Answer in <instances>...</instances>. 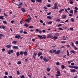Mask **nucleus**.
I'll use <instances>...</instances> for the list:
<instances>
[{
	"mask_svg": "<svg viewBox=\"0 0 78 78\" xmlns=\"http://www.w3.org/2000/svg\"><path fill=\"white\" fill-rule=\"evenodd\" d=\"M20 77L21 78H25V76L24 75H22V76H20Z\"/></svg>",
	"mask_w": 78,
	"mask_h": 78,
	"instance_id": "obj_31",
	"label": "nucleus"
},
{
	"mask_svg": "<svg viewBox=\"0 0 78 78\" xmlns=\"http://www.w3.org/2000/svg\"><path fill=\"white\" fill-rule=\"evenodd\" d=\"M34 27L33 26H30L29 27V28H33Z\"/></svg>",
	"mask_w": 78,
	"mask_h": 78,
	"instance_id": "obj_62",
	"label": "nucleus"
},
{
	"mask_svg": "<svg viewBox=\"0 0 78 78\" xmlns=\"http://www.w3.org/2000/svg\"><path fill=\"white\" fill-rule=\"evenodd\" d=\"M58 39V37L56 36H54L52 37V39Z\"/></svg>",
	"mask_w": 78,
	"mask_h": 78,
	"instance_id": "obj_14",
	"label": "nucleus"
},
{
	"mask_svg": "<svg viewBox=\"0 0 78 78\" xmlns=\"http://www.w3.org/2000/svg\"><path fill=\"white\" fill-rule=\"evenodd\" d=\"M54 5L55 6V7L52 8V9H56V8H57V5H58L57 4V3H55L54 4Z\"/></svg>",
	"mask_w": 78,
	"mask_h": 78,
	"instance_id": "obj_5",
	"label": "nucleus"
},
{
	"mask_svg": "<svg viewBox=\"0 0 78 78\" xmlns=\"http://www.w3.org/2000/svg\"><path fill=\"white\" fill-rule=\"evenodd\" d=\"M5 75H8V73L7 72H5Z\"/></svg>",
	"mask_w": 78,
	"mask_h": 78,
	"instance_id": "obj_44",
	"label": "nucleus"
},
{
	"mask_svg": "<svg viewBox=\"0 0 78 78\" xmlns=\"http://www.w3.org/2000/svg\"><path fill=\"white\" fill-rule=\"evenodd\" d=\"M45 31H45V30H42V32H43V33H45Z\"/></svg>",
	"mask_w": 78,
	"mask_h": 78,
	"instance_id": "obj_63",
	"label": "nucleus"
},
{
	"mask_svg": "<svg viewBox=\"0 0 78 78\" xmlns=\"http://www.w3.org/2000/svg\"><path fill=\"white\" fill-rule=\"evenodd\" d=\"M31 20V18H29L28 19H27L26 20H25V22H27L28 23H30V21Z\"/></svg>",
	"mask_w": 78,
	"mask_h": 78,
	"instance_id": "obj_2",
	"label": "nucleus"
},
{
	"mask_svg": "<svg viewBox=\"0 0 78 78\" xmlns=\"http://www.w3.org/2000/svg\"><path fill=\"white\" fill-rule=\"evenodd\" d=\"M2 29H4L5 28V26H1Z\"/></svg>",
	"mask_w": 78,
	"mask_h": 78,
	"instance_id": "obj_54",
	"label": "nucleus"
},
{
	"mask_svg": "<svg viewBox=\"0 0 78 78\" xmlns=\"http://www.w3.org/2000/svg\"><path fill=\"white\" fill-rule=\"evenodd\" d=\"M47 37V38H51V39H53V36L52 35H48Z\"/></svg>",
	"mask_w": 78,
	"mask_h": 78,
	"instance_id": "obj_12",
	"label": "nucleus"
},
{
	"mask_svg": "<svg viewBox=\"0 0 78 78\" xmlns=\"http://www.w3.org/2000/svg\"><path fill=\"white\" fill-rule=\"evenodd\" d=\"M70 13H71V14H73V10H71L70 12Z\"/></svg>",
	"mask_w": 78,
	"mask_h": 78,
	"instance_id": "obj_40",
	"label": "nucleus"
},
{
	"mask_svg": "<svg viewBox=\"0 0 78 78\" xmlns=\"http://www.w3.org/2000/svg\"><path fill=\"white\" fill-rule=\"evenodd\" d=\"M66 17H67L66 16V15H64L62 16V17L63 19H66Z\"/></svg>",
	"mask_w": 78,
	"mask_h": 78,
	"instance_id": "obj_27",
	"label": "nucleus"
},
{
	"mask_svg": "<svg viewBox=\"0 0 78 78\" xmlns=\"http://www.w3.org/2000/svg\"><path fill=\"white\" fill-rule=\"evenodd\" d=\"M61 67L62 68V69H65V66H64V65H62L61 66Z\"/></svg>",
	"mask_w": 78,
	"mask_h": 78,
	"instance_id": "obj_18",
	"label": "nucleus"
},
{
	"mask_svg": "<svg viewBox=\"0 0 78 78\" xmlns=\"http://www.w3.org/2000/svg\"><path fill=\"white\" fill-rule=\"evenodd\" d=\"M4 16H0V19L1 20H4Z\"/></svg>",
	"mask_w": 78,
	"mask_h": 78,
	"instance_id": "obj_15",
	"label": "nucleus"
},
{
	"mask_svg": "<svg viewBox=\"0 0 78 78\" xmlns=\"http://www.w3.org/2000/svg\"><path fill=\"white\" fill-rule=\"evenodd\" d=\"M21 63L22 62H21V61H19L17 62V64H21Z\"/></svg>",
	"mask_w": 78,
	"mask_h": 78,
	"instance_id": "obj_35",
	"label": "nucleus"
},
{
	"mask_svg": "<svg viewBox=\"0 0 78 78\" xmlns=\"http://www.w3.org/2000/svg\"><path fill=\"white\" fill-rule=\"evenodd\" d=\"M43 60L45 62H48L49 61V59H46L45 58H43Z\"/></svg>",
	"mask_w": 78,
	"mask_h": 78,
	"instance_id": "obj_7",
	"label": "nucleus"
},
{
	"mask_svg": "<svg viewBox=\"0 0 78 78\" xmlns=\"http://www.w3.org/2000/svg\"><path fill=\"white\" fill-rule=\"evenodd\" d=\"M29 77H30V78H31V76L30 75H28Z\"/></svg>",
	"mask_w": 78,
	"mask_h": 78,
	"instance_id": "obj_64",
	"label": "nucleus"
},
{
	"mask_svg": "<svg viewBox=\"0 0 78 78\" xmlns=\"http://www.w3.org/2000/svg\"><path fill=\"white\" fill-rule=\"evenodd\" d=\"M74 48L75 50H78V48H77L75 46H74Z\"/></svg>",
	"mask_w": 78,
	"mask_h": 78,
	"instance_id": "obj_53",
	"label": "nucleus"
},
{
	"mask_svg": "<svg viewBox=\"0 0 78 78\" xmlns=\"http://www.w3.org/2000/svg\"><path fill=\"white\" fill-rule=\"evenodd\" d=\"M31 2L32 3H35V0H31Z\"/></svg>",
	"mask_w": 78,
	"mask_h": 78,
	"instance_id": "obj_42",
	"label": "nucleus"
},
{
	"mask_svg": "<svg viewBox=\"0 0 78 78\" xmlns=\"http://www.w3.org/2000/svg\"><path fill=\"white\" fill-rule=\"evenodd\" d=\"M58 29H59V30H63V29L62 28H61V27H59L58 28Z\"/></svg>",
	"mask_w": 78,
	"mask_h": 78,
	"instance_id": "obj_56",
	"label": "nucleus"
},
{
	"mask_svg": "<svg viewBox=\"0 0 78 78\" xmlns=\"http://www.w3.org/2000/svg\"><path fill=\"white\" fill-rule=\"evenodd\" d=\"M12 43L13 44H17V41H15L12 42Z\"/></svg>",
	"mask_w": 78,
	"mask_h": 78,
	"instance_id": "obj_23",
	"label": "nucleus"
},
{
	"mask_svg": "<svg viewBox=\"0 0 78 78\" xmlns=\"http://www.w3.org/2000/svg\"><path fill=\"white\" fill-rule=\"evenodd\" d=\"M9 78H13L12 76H8Z\"/></svg>",
	"mask_w": 78,
	"mask_h": 78,
	"instance_id": "obj_51",
	"label": "nucleus"
},
{
	"mask_svg": "<svg viewBox=\"0 0 78 78\" xmlns=\"http://www.w3.org/2000/svg\"><path fill=\"white\" fill-rule=\"evenodd\" d=\"M47 18H48V19H51V17L50 16H48L47 17Z\"/></svg>",
	"mask_w": 78,
	"mask_h": 78,
	"instance_id": "obj_39",
	"label": "nucleus"
},
{
	"mask_svg": "<svg viewBox=\"0 0 78 78\" xmlns=\"http://www.w3.org/2000/svg\"><path fill=\"white\" fill-rule=\"evenodd\" d=\"M35 31H36L37 32H39V29H37Z\"/></svg>",
	"mask_w": 78,
	"mask_h": 78,
	"instance_id": "obj_59",
	"label": "nucleus"
},
{
	"mask_svg": "<svg viewBox=\"0 0 78 78\" xmlns=\"http://www.w3.org/2000/svg\"><path fill=\"white\" fill-rule=\"evenodd\" d=\"M64 11V9H62L61 10L59 11V12L61 13V12H62V11Z\"/></svg>",
	"mask_w": 78,
	"mask_h": 78,
	"instance_id": "obj_32",
	"label": "nucleus"
},
{
	"mask_svg": "<svg viewBox=\"0 0 78 78\" xmlns=\"http://www.w3.org/2000/svg\"><path fill=\"white\" fill-rule=\"evenodd\" d=\"M51 14V12H50L49 13L47 14V15H48V16H50Z\"/></svg>",
	"mask_w": 78,
	"mask_h": 78,
	"instance_id": "obj_46",
	"label": "nucleus"
},
{
	"mask_svg": "<svg viewBox=\"0 0 78 78\" xmlns=\"http://www.w3.org/2000/svg\"><path fill=\"white\" fill-rule=\"evenodd\" d=\"M72 47H74V44L73 43V42H72Z\"/></svg>",
	"mask_w": 78,
	"mask_h": 78,
	"instance_id": "obj_49",
	"label": "nucleus"
},
{
	"mask_svg": "<svg viewBox=\"0 0 78 78\" xmlns=\"http://www.w3.org/2000/svg\"><path fill=\"white\" fill-rule=\"evenodd\" d=\"M76 69H73V70H71V72H75Z\"/></svg>",
	"mask_w": 78,
	"mask_h": 78,
	"instance_id": "obj_19",
	"label": "nucleus"
},
{
	"mask_svg": "<svg viewBox=\"0 0 78 78\" xmlns=\"http://www.w3.org/2000/svg\"><path fill=\"white\" fill-rule=\"evenodd\" d=\"M52 51L53 53H54L55 52H56V49H52Z\"/></svg>",
	"mask_w": 78,
	"mask_h": 78,
	"instance_id": "obj_37",
	"label": "nucleus"
},
{
	"mask_svg": "<svg viewBox=\"0 0 78 78\" xmlns=\"http://www.w3.org/2000/svg\"><path fill=\"white\" fill-rule=\"evenodd\" d=\"M15 38H17V39H22L23 38V37H21L20 36V35H19L18 36L16 35L15 36Z\"/></svg>",
	"mask_w": 78,
	"mask_h": 78,
	"instance_id": "obj_1",
	"label": "nucleus"
},
{
	"mask_svg": "<svg viewBox=\"0 0 78 78\" xmlns=\"http://www.w3.org/2000/svg\"><path fill=\"white\" fill-rule=\"evenodd\" d=\"M71 66H74L75 65V63H71Z\"/></svg>",
	"mask_w": 78,
	"mask_h": 78,
	"instance_id": "obj_58",
	"label": "nucleus"
},
{
	"mask_svg": "<svg viewBox=\"0 0 78 78\" xmlns=\"http://www.w3.org/2000/svg\"><path fill=\"white\" fill-rule=\"evenodd\" d=\"M3 23H4L5 24H7V22H6V21H3Z\"/></svg>",
	"mask_w": 78,
	"mask_h": 78,
	"instance_id": "obj_36",
	"label": "nucleus"
},
{
	"mask_svg": "<svg viewBox=\"0 0 78 78\" xmlns=\"http://www.w3.org/2000/svg\"><path fill=\"white\" fill-rule=\"evenodd\" d=\"M68 67H69V68H73V66H72L70 65H69L68 66Z\"/></svg>",
	"mask_w": 78,
	"mask_h": 78,
	"instance_id": "obj_33",
	"label": "nucleus"
},
{
	"mask_svg": "<svg viewBox=\"0 0 78 78\" xmlns=\"http://www.w3.org/2000/svg\"><path fill=\"white\" fill-rule=\"evenodd\" d=\"M73 53V54H75L76 53V52L74 51L71 50V53Z\"/></svg>",
	"mask_w": 78,
	"mask_h": 78,
	"instance_id": "obj_20",
	"label": "nucleus"
},
{
	"mask_svg": "<svg viewBox=\"0 0 78 78\" xmlns=\"http://www.w3.org/2000/svg\"><path fill=\"white\" fill-rule=\"evenodd\" d=\"M17 75H20V72H19V71H18L17 72Z\"/></svg>",
	"mask_w": 78,
	"mask_h": 78,
	"instance_id": "obj_52",
	"label": "nucleus"
},
{
	"mask_svg": "<svg viewBox=\"0 0 78 78\" xmlns=\"http://www.w3.org/2000/svg\"><path fill=\"white\" fill-rule=\"evenodd\" d=\"M23 33L24 34H27V32H26L25 31H24V32H23Z\"/></svg>",
	"mask_w": 78,
	"mask_h": 78,
	"instance_id": "obj_57",
	"label": "nucleus"
},
{
	"mask_svg": "<svg viewBox=\"0 0 78 78\" xmlns=\"http://www.w3.org/2000/svg\"><path fill=\"white\" fill-rule=\"evenodd\" d=\"M56 64L57 66H59V65H60L59 63V62H57L56 63Z\"/></svg>",
	"mask_w": 78,
	"mask_h": 78,
	"instance_id": "obj_48",
	"label": "nucleus"
},
{
	"mask_svg": "<svg viewBox=\"0 0 78 78\" xmlns=\"http://www.w3.org/2000/svg\"><path fill=\"white\" fill-rule=\"evenodd\" d=\"M69 3L70 4H71V5H73V0H69Z\"/></svg>",
	"mask_w": 78,
	"mask_h": 78,
	"instance_id": "obj_8",
	"label": "nucleus"
},
{
	"mask_svg": "<svg viewBox=\"0 0 78 78\" xmlns=\"http://www.w3.org/2000/svg\"><path fill=\"white\" fill-rule=\"evenodd\" d=\"M67 38H68V37H65V36H63V40H66Z\"/></svg>",
	"mask_w": 78,
	"mask_h": 78,
	"instance_id": "obj_16",
	"label": "nucleus"
},
{
	"mask_svg": "<svg viewBox=\"0 0 78 78\" xmlns=\"http://www.w3.org/2000/svg\"><path fill=\"white\" fill-rule=\"evenodd\" d=\"M42 52H38L37 54V55L39 57V56H41V55H42Z\"/></svg>",
	"mask_w": 78,
	"mask_h": 78,
	"instance_id": "obj_9",
	"label": "nucleus"
},
{
	"mask_svg": "<svg viewBox=\"0 0 78 78\" xmlns=\"http://www.w3.org/2000/svg\"><path fill=\"white\" fill-rule=\"evenodd\" d=\"M73 68L75 69H78V66H74L73 67Z\"/></svg>",
	"mask_w": 78,
	"mask_h": 78,
	"instance_id": "obj_28",
	"label": "nucleus"
},
{
	"mask_svg": "<svg viewBox=\"0 0 78 78\" xmlns=\"http://www.w3.org/2000/svg\"><path fill=\"white\" fill-rule=\"evenodd\" d=\"M52 23V22L50 21L48 23V24H51V23Z\"/></svg>",
	"mask_w": 78,
	"mask_h": 78,
	"instance_id": "obj_47",
	"label": "nucleus"
},
{
	"mask_svg": "<svg viewBox=\"0 0 78 78\" xmlns=\"http://www.w3.org/2000/svg\"><path fill=\"white\" fill-rule=\"evenodd\" d=\"M16 5H17V6H21V5H23V3H20L19 4V5L17 4H16Z\"/></svg>",
	"mask_w": 78,
	"mask_h": 78,
	"instance_id": "obj_21",
	"label": "nucleus"
},
{
	"mask_svg": "<svg viewBox=\"0 0 78 78\" xmlns=\"http://www.w3.org/2000/svg\"><path fill=\"white\" fill-rule=\"evenodd\" d=\"M59 53H61V50H57L55 53V54H59Z\"/></svg>",
	"mask_w": 78,
	"mask_h": 78,
	"instance_id": "obj_3",
	"label": "nucleus"
},
{
	"mask_svg": "<svg viewBox=\"0 0 78 78\" xmlns=\"http://www.w3.org/2000/svg\"><path fill=\"white\" fill-rule=\"evenodd\" d=\"M61 76V74H58L56 75V76Z\"/></svg>",
	"mask_w": 78,
	"mask_h": 78,
	"instance_id": "obj_50",
	"label": "nucleus"
},
{
	"mask_svg": "<svg viewBox=\"0 0 78 78\" xmlns=\"http://www.w3.org/2000/svg\"><path fill=\"white\" fill-rule=\"evenodd\" d=\"M23 54L24 55V56H27V55H28V53L27 52H23Z\"/></svg>",
	"mask_w": 78,
	"mask_h": 78,
	"instance_id": "obj_17",
	"label": "nucleus"
},
{
	"mask_svg": "<svg viewBox=\"0 0 78 78\" xmlns=\"http://www.w3.org/2000/svg\"><path fill=\"white\" fill-rule=\"evenodd\" d=\"M21 10L23 12H26V10L25 9H24V8H22L21 9Z\"/></svg>",
	"mask_w": 78,
	"mask_h": 78,
	"instance_id": "obj_10",
	"label": "nucleus"
},
{
	"mask_svg": "<svg viewBox=\"0 0 78 78\" xmlns=\"http://www.w3.org/2000/svg\"><path fill=\"white\" fill-rule=\"evenodd\" d=\"M16 55H17V56L18 57L19 56V55H20V54L19 53V52H17Z\"/></svg>",
	"mask_w": 78,
	"mask_h": 78,
	"instance_id": "obj_30",
	"label": "nucleus"
},
{
	"mask_svg": "<svg viewBox=\"0 0 78 78\" xmlns=\"http://www.w3.org/2000/svg\"><path fill=\"white\" fill-rule=\"evenodd\" d=\"M36 55H37V53H34V55H33V58L34 59H35L36 60L37 59L36 58Z\"/></svg>",
	"mask_w": 78,
	"mask_h": 78,
	"instance_id": "obj_4",
	"label": "nucleus"
},
{
	"mask_svg": "<svg viewBox=\"0 0 78 78\" xmlns=\"http://www.w3.org/2000/svg\"><path fill=\"white\" fill-rule=\"evenodd\" d=\"M67 55L68 56H70V54H69V51L67 50Z\"/></svg>",
	"mask_w": 78,
	"mask_h": 78,
	"instance_id": "obj_26",
	"label": "nucleus"
},
{
	"mask_svg": "<svg viewBox=\"0 0 78 78\" xmlns=\"http://www.w3.org/2000/svg\"><path fill=\"white\" fill-rule=\"evenodd\" d=\"M24 26H25V27H28V25L26 23H24Z\"/></svg>",
	"mask_w": 78,
	"mask_h": 78,
	"instance_id": "obj_24",
	"label": "nucleus"
},
{
	"mask_svg": "<svg viewBox=\"0 0 78 78\" xmlns=\"http://www.w3.org/2000/svg\"><path fill=\"white\" fill-rule=\"evenodd\" d=\"M74 9H76V10H78V8H77V7H75L74 8Z\"/></svg>",
	"mask_w": 78,
	"mask_h": 78,
	"instance_id": "obj_61",
	"label": "nucleus"
},
{
	"mask_svg": "<svg viewBox=\"0 0 78 78\" xmlns=\"http://www.w3.org/2000/svg\"><path fill=\"white\" fill-rule=\"evenodd\" d=\"M60 71H58L57 72V74H60Z\"/></svg>",
	"mask_w": 78,
	"mask_h": 78,
	"instance_id": "obj_38",
	"label": "nucleus"
},
{
	"mask_svg": "<svg viewBox=\"0 0 78 78\" xmlns=\"http://www.w3.org/2000/svg\"><path fill=\"white\" fill-rule=\"evenodd\" d=\"M46 70L47 71H48V72H50L51 70V68H50L48 67L47 68Z\"/></svg>",
	"mask_w": 78,
	"mask_h": 78,
	"instance_id": "obj_11",
	"label": "nucleus"
},
{
	"mask_svg": "<svg viewBox=\"0 0 78 78\" xmlns=\"http://www.w3.org/2000/svg\"><path fill=\"white\" fill-rule=\"evenodd\" d=\"M20 54L21 55H23V51H21L20 52Z\"/></svg>",
	"mask_w": 78,
	"mask_h": 78,
	"instance_id": "obj_25",
	"label": "nucleus"
},
{
	"mask_svg": "<svg viewBox=\"0 0 78 78\" xmlns=\"http://www.w3.org/2000/svg\"><path fill=\"white\" fill-rule=\"evenodd\" d=\"M12 48L13 49H16V50H18V49H19V47L17 46H13L12 47Z\"/></svg>",
	"mask_w": 78,
	"mask_h": 78,
	"instance_id": "obj_6",
	"label": "nucleus"
},
{
	"mask_svg": "<svg viewBox=\"0 0 78 78\" xmlns=\"http://www.w3.org/2000/svg\"><path fill=\"white\" fill-rule=\"evenodd\" d=\"M40 23H43L44 22H43V21L42 20H40Z\"/></svg>",
	"mask_w": 78,
	"mask_h": 78,
	"instance_id": "obj_43",
	"label": "nucleus"
},
{
	"mask_svg": "<svg viewBox=\"0 0 78 78\" xmlns=\"http://www.w3.org/2000/svg\"><path fill=\"white\" fill-rule=\"evenodd\" d=\"M55 21H58V22H60V21H61V20L59 19H58V20H55Z\"/></svg>",
	"mask_w": 78,
	"mask_h": 78,
	"instance_id": "obj_41",
	"label": "nucleus"
},
{
	"mask_svg": "<svg viewBox=\"0 0 78 78\" xmlns=\"http://www.w3.org/2000/svg\"><path fill=\"white\" fill-rule=\"evenodd\" d=\"M61 26H62V25L61 24H58V27H61Z\"/></svg>",
	"mask_w": 78,
	"mask_h": 78,
	"instance_id": "obj_60",
	"label": "nucleus"
},
{
	"mask_svg": "<svg viewBox=\"0 0 78 78\" xmlns=\"http://www.w3.org/2000/svg\"><path fill=\"white\" fill-rule=\"evenodd\" d=\"M36 2H42V0H36Z\"/></svg>",
	"mask_w": 78,
	"mask_h": 78,
	"instance_id": "obj_29",
	"label": "nucleus"
},
{
	"mask_svg": "<svg viewBox=\"0 0 78 78\" xmlns=\"http://www.w3.org/2000/svg\"><path fill=\"white\" fill-rule=\"evenodd\" d=\"M11 47V45H7L5 46V47H6L7 48H10V47Z\"/></svg>",
	"mask_w": 78,
	"mask_h": 78,
	"instance_id": "obj_13",
	"label": "nucleus"
},
{
	"mask_svg": "<svg viewBox=\"0 0 78 78\" xmlns=\"http://www.w3.org/2000/svg\"><path fill=\"white\" fill-rule=\"evenodd\" d=\"M70 20L72 21V22H75V20L73 18H71Z\"/></svg>",
	"mask_w": 78,
	"mask_h": 78,
	"instance_id": "obj_22",
	"label": "nucleus"
},
{
	"mask_svg": "<svg viewBox=\"0 0 78 78\" xmlns=\"http://www.w3.org/2000/svg\"><path fill=\"white\" fill-rule=\"evenodd\" d=\"M38 37H39V38H41V37H42V36H41L40 35H38Z\"/></svg>",
	"mask_w": 78,
	"mask_h": 78,
	"instance_id": "obj_45",
	"label": "nucleus"
},
{
	"mask_svg": "<svg viewBox=\"0 0 78 78\" xmlns=\"http://www.w3.org/2000/svg\"><path fill=\"white\" fill-rule=\"evenodd\" d=\"M70 29L71 31H72V30L73 31V28L71 27L70 28Z\"/></svg>",
	"mask_w": 78,
	"mask_h": 78,
	"instance_id": "obj_55",
	"label": "nucleus"
},
{
	"mask_svg": "<svg viewBox=\"0 0 78 78\" xmlns=\"http://www.w3.org/2000/svg\"><path fill=\"white\" fill-rule=\"evenodd\" d=\"M55 36H59V33H55Z\"/></svg>",
	"mask_w": 78,
	"mask_h": 78,
	"instance_id": "obj_34",
	"label": "nucleus"
}]
</instances>
